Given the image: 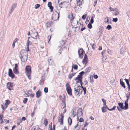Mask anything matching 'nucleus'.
Here are the masks:
<instances>
[{
  "label": "nucleus",
  "mask_w": 130,
  "mask_h": 130,
  "mask_svg": "<svg viewBox=\"0 0 130 130\" xmlns=\"http://www.w3.org/2000/svg\"><path fill=\"white\" fill-rule=\"evenodd\" d=\"M27 51V50H22L20 52L19 56L21 61L23 62H25L27 60L28 55Z\"/></svg>",
  "instance_id": "nucleus-1"
},
{
  "label": "nucleus",
  "mask_w": 130,
  "mask_h": 130,
  "mask_svg": "<svg viewBox=\"0 0 130 130\" xmlns=\"http://www.w3.org/2000/svg\"><path fill=\"white\" fill-rule=\"evenodd\" d=\"M25 73L28 78L29 80L31 79V66L29 65L26 66L25 68Z\"/></svg>",
  "instance_id": "nucleus-2"
},
{
  "label": "nucleus",
  "mask_w": 130,
  "mask_h": 130,
  "mask_svg": "<svg viewBox=\"0 0 130 130\" xmlns=\"http://www.w3.org/2000/svg\"><path fill=\"white\" fill-rule=\"evenodd\" d=\"M66 90L68 94L70 96H72V89L69 85V83H67L66 84Z\"/></svg>",
  "instance_id": "nucleus-3"
},
{
  "label": "nucleus",
  "mask_w": 130,
  "mask_h": 130,
  "mask_svg": "<svg viewBox=\"0 0 130 130\" xmlns=\"http://www.w3.org/2000/svg\"><path fill=\"white\" fill-rule=\"evenodd\" d=\"M13 83L11 82H8L6 83L7 88L9 90L11 91L13 90L12 88L13 87Z\"/></svg>",
  "instance_id": "nucleus-4"
},
{
  "label": "nucleus",
  "mask_w": 130,
  "mask_h": 130,
  "mask_svg": "<svg viewBox=\"0 0 130 130\" xmlns=\"http://www.w3.org/2000/svg\"><path fill=\"white\" fill-rule=\"evenodd\" d=\"M56 12L57 14L54 13L51 17L52 19L54 21L57 20L59 19V13H58L57 11H56Z\"/></svg>",
  "instance_id": "nucleus-5"
},
{
  "label": "nucleus",
  "mask_w": 130,
  "mask_h": 130,
  "mask_svg": "<svg viewBox=\"0 0 130 130\" xmlns=\"http://www.w3.org/2000/svg\"><path fill=\"white\" fill-rule=\"evenodd\" d=\"M74 93L75 95L79 97L80 96V92L81 90L80 88L79 89H76V88H74Z\"/></svg>",
  "instance_id": "nucleus-6"
},
{
  "label": "nucleus",
  "mask_w": 130,
  "mask_h": 130,
  "mask_svg": "<svg viewBox=\"0 0 130 130\" xmlns=\"http://www.w3.org/2000/svg\"><path fill=\"white\" fill-rule=\"evenodd\" d=\"M78 53L79 58L82 59L83 57V54L85 53L84 50L83 48H80L78 50Z\"/></svg>",
  "instance_id": "nucleus-7"
},
{
  "label": "nucleus",
  "mask_w": 130,
  "mask_h": 130,
  "mask_svg": "<svg viewBox=\"0 0 130 130\" xmlns=\"http://www.w3.org/2000/svg\"><path fill=\"white\" fill-rule=\"evenodd\" d=\"M8 75L9 77H11L12 79L15 77V75L13 73L12 70L10 68L9 69Z\"/></svg>",
  "instance_id": "nucleus-8"
},
{
  "label": "nucleus",
  "mask_w": 130,
  "mask_h": 130,
  "mask_svg": "<svg viewBox=\"0 0 130 130\" xmlns=\"http://www.w3.org/2000/svg\"><path fill=\"white\" fill-rule=\"evenodd\" d=\"M104 22L108 24H111V19L110 17H107L104 19Z\"/></svg>",
  "instance_id": "nucleus-9"
},
{
  "label": "nucleus",
  "mask_w": 130,
  "mask_h": 130,
  "mask_svg": "<svg viewBox=\"0 0 130 130\" xmlns=\"http://www.w3.org/2000/svg\"><path fill=\"white\" fill-rule=\"evenodd\" d=\"M17 4L15 3L12 4V6L11 7L10 9V12H9L10 14H11L13 11L14 9L16 8Z\"/></svg>",
  "instance_id": "nucleus-10"
},
{
  "label": "nucleus",
  "mask_w": 130,
  "mask_h": 130,
  "mask_svg": "<svg viewBox=\"0 0 130 130\" xmlns=\"http://www.w3.org/2000/svg\"><path fill=\"white\" fill-rule=\"evenodd\" d=\"M32 44V43L28 39L26 43V46L27 51H29L30 50L29 48V45H31Z\"/></svg>",
  "instance_id": "nucleus-11"
},
{
  "label": "nucleus",
  "mask_w": 130,
  "mask_h": 130,
  "mask_svg": "<svg viewBox=\"0 0 130 130\" xmlns=\"http://www.w3.org/2000/svg\"><path fill=\"white\" fill-rule=\"evenodd\" d=\"M123 104L124 103L122 102H120L118 103V105L121 110H126V109L125 108V106H124Z\"/></svg>",
  "instance_id": "nucleus-12"
},
{
  "label": "nucleus",
  "mask_w": 130,
  "mask_h": 130,
  "mask_svg": "<svg viewBox=\"0 0 130 130\" xmlns=\"http://www.w3.org/2000/svg\"><path fill=\"white\" fill-rule=\"evenodd\" d=\"M83 112L82 109L81 108H79L77 110V113L76 115H78L79 116H81L82 115Z\"/></svg>",
  "instance_id": "nucleus-13"
},
{
  "label": "nucleus",
  "mask_w": 130,
  "mask_h": 130,
  "mask_svg": "<svg viewBox=\"0 0 130 130\" xmlns=\"http://www.w3.org/2000/svg\"><path fill=\"white\" fill-rule=\"evenodd\" d=\"M61 119H59L58 120L59 122H60V124L61 125L63 124V123L64 116L62 114H61Z\"/></svg>",
  "instance_id": "nucleus-14"
},
{
  "label": "nucleus",
  "mask_w": 130,
  "mask_h": 130,
  "mask_svg": "<svg viewBox=\"0 0 130 130\" xmlns=\"http://www.w3.org/2000/svg\"><path fill=\"white\" fill-rule=\"evenodd\" d=\"M48 6L49 7V9L51 10V12L53 11V7L52 6V3L51 2H48L47 4Z\"/></svg>",
  "instance_id": "nucleus-15"
},
{
  "label": "nucleus",
  "mask_w": 130,
  "mask_h": 130,
  "mask_svg": "<svg viewBox=\"0 0 130 130\" xmlns=\"http://www.w3.org/2000/svg\"><path fill=\"white\" fill-rule=\"evenodd\" d=\"M85 73V72L84 71H82L80 73H79V75H78L77 76V77L76 78V79H78V78H83V75Z\"/></svg>",
  "instance_id": "nucleus-16"
},
{
  "label": "nucleus",
  "mask_w": 130,
  "mask_h": 130,
  "mask_svg": "<svg viewBox=\"0 0 130 130\" xmlns=\"http://www.w3.org/2000/svg\"><path fill=\"white\" fill-rule=\"evenodd\" d=\"M126 49L124 46H122L120 49V54H124V53L125 52Z\"/></svg>",
  "instance_id": "nucleus-17"
},
{
  "label": "nucleus",
  "mask_w": 130,
  "mask_h": 130,
  "mask_svg": "<svg viewBox=\"0 0 130 130\" xmlns=\"http://www.w3.org/2000/svg\"><path fill=\"white\" fill-rule=\"evenodd\" d=\"M34 35L35 36V37H32L31 36V37L33 38L34 39H39V36L38 35V33L37 32H36L34 33Z\"/></svg>",
  "instance_id": "nucleus-18"
},
{
  "label": "nucleus",
  "mask_w": 130,
  "mask_h": 130,
  "mask_svg": "<svg viewBox=\"0 0 130 130\" xmlns=\"http://www.w3.org/2000/svg\"><path fill=\"white\" fill-rule=\"evenodd\" d=\"M104 106H104V107H105V109H108L110 111H113V110H115L116 107V106H114L113 107V108H112L110 109H109L108 107L106 105H106H104Z\"/></svg>",
  "instance_id": "nucleus-19"
},
{
  "label": "nucleus",
  "mask_w": 130,
  "mask_h": 130,
  "mask_svg": "<svg viewBox=\"0 0 130 130\" xmlns=\"http://www.w3.org/2000/svg\"><path fill=\"white\" fill-rule=\"evenodd\" d=\"M120 84L122 87H123L124 88H126V86L125 85V83L123 81L122 79H120Z\"/></svg>",
  "instance_id": "nucleus-20"
},
{
  "label": "nucleus",
  "mask_w": 130,
  "mask_h": 130,
  "mask_svg": "<svg viewBox=\"0 0 130 130\" xmlns=\"http://www.w3.org/2000/svg\"><path fill=\"white\" fill-rule=\"evenodd\" d=\"M36 96L37 98H39L41 95V92L39 90H38L36 93Z\"/></svg>",
  "instance_id": "nucleus-21"
},
{
  "label": "nucleus",
  "mask_w": 130,
  "mask_h": 130,
  "mask_svg": "<svg viewBox=\"0 0 130 130\" xmlns=\"http://www.w3.org/2000/svg\"><path fill=\"white\" fill-rule=\"evenodd\" d=\"M128 101L126 100L125 102V108L126 110L128 108Z\"/></svg>",
  "instance_id": "nucleus-22"
},
{
  "label": "nucleus",
  "mask_w": 130,
  "mask_h": 130,
  "mask_svg": "<svg viewBox=\"0 0 130 130\" xmlns=\"http://www.w3.org/2000/svg\"><path fill=\"white\" fill-rule=\"evenodd\" d=\"M68 122L70 126L72 122V119L69 117L68 119Z\"/></svg>",
  "instance_id": "nucleus-23"
},
{
  "label": "nucleus",
  "mask_w": 130,
  "mask_h": 130,
  "mask_svg": "<svg viewBox=\"0 0 130 130\" xmlns=\"http://www.w3.org/2000/svg\"><path fill=\"white\" fill-rule=\"evenodd\" d=\"M13 70L14 73L15 74H18L19 73L18 71V68H14Z\"/></svg>",
  "instance_id": "nucleus-24"
},
{
  "label": "nucleus",
  "mask_w": 130,
  "mask_h": 130,
  "mask_svg": "<svg viewBox=\"0 0 130 130\" xmlns=\"http://www.w3.org/2000/svg\"><path fill=\"white\" fill-rule=\"evenodd\" d=\"M90 69L91 67H87L85 69V72H85V73L89 72L90 71Z\"/></svg>",
  "instance_id": "nucleus-25"
},
{
  "label": "nucleus",
  "mask_w": 130,
  "mask_h": 130,
  "mask_svg": "<svg viewBox=\"0 0 130 130\" xmlns=\"http://www.w3.org/2000/svg\"><path fill=\"white\" fill-rule=\"evenodd\" d=\"M52 23V22H47L46 24V26L47 27H50V26L51 25V24Z\"/></svg>",
  "instance_id": "nucleus-26"
},
{
  "label": "nucleus",
  "mask_w": 130,
  "mask_h": 130,
  "mask_svg": "<svg viewBox=\"0 0 130 130\" xmlns=\"http://www.w3.org/2000/svg\"><path fill=\"white\" fill-rule=\"evenodd\" d=\"M77 6H79V7H80V6L82 4V0L81 1V0H77Z\"/></svg>",
  "instance_id": "nucleus-27"
},
{
  "label": "nucleus",
  "mask_w": 130,
  "mask_h": 130,
  "mask_svg": "<svg viewBox=\"0 0 130 130\" xmlns=\"http://www.w3.org/2000/svg\"><path fill=\"white\" fill-rule=\"evenodd\" d=\"M114 12V15L115 16H117L119 14V11L117 9V10H116Z\"/></svg>",
  "instance_id": "nucleus-28"
},
{
  "label": "nucleus",
  "mask_w": 130,
  "mask_h": 130,
  "mask_svg": "<svg viewBox=\"0 0 130 130\" xmlns=\"http://www.w3.org/2000/svg\"><path fill=\"white\" fill-rule=\"evenodd\" d=\"M44 124L45 125V126H46L48 124V121L47 120V119L45 118L44 119Z\"/></svg>",
  "instance_id": "nucleus-29"
},
{
  "label": "nucleus",
  "mask_w": 130,
  "mask_h": 130,
  "mask_svg": "<svg viewBox=\"0 0 130 130\" xmlns=\"http://www.w3.org/2000/svg\"><path fill=\"white\" fill-rule=\"evenodd\" d=\"M85 59H88V56L86 54H85L84 55V58L82 61L83 63L84 64V61Z\"/></svg>",
  "instance_id": "nucleus-30"
},
{
  "label": "nucleus",
  "mask_w": 130,
  "mask_h": 130,
  "mask_svg": "<svg viewBox=\"0 0 130 130\" xmlns=\"http://www.w3.org/2000/svg\"><path fill=\"white\" fill-rule=\"evenodd\" d=\"M10 103V101L9 100H5V103L4 104V105H9Z\"/></svg>",
  "instance_id": "nucleus-31"
},
{
  "label": "nucleus",
  "mask_w": 130,
  "mask_h": 130,
  "mask_svg": "<svg viewBox=\"0 0 130 130\" xmlns=\"http://www.w3.org/2000/svg\"><path fill=\"white\" fill-rule=\"evenodd\" d=\"M41 77L42 78H41V79L39 82V84L40 85H41V83H42L43 81H44L45 80V78H44L42 76Z\"/></svg>",
  "instance_id": "nucleus-32"
},
{
  "label": "nucleus",
  "mask_w": 130,
  "mask_h": 130,
  "mask_svg": "<svg viewBox=\"0 0 130 130\" xmlns=\"http://www.w3.org/2000/svg\"><path fill=\"white\" fill-rule=\"evenodd\" d=\"M105 107L104 106H103L102 108L101 109L102 112L103 113L105 112H107V110L105 109Z\"/></svg>",
  "instance_id": "nucleus-33"
},
{
  "label": "nucleus",
  "mask_w": 130,
  "mask_h": 130,
  "mask_svg": "<svg viewBox=\"0 0 130 130\" xmlns=\"http://www.w3.org/2000/svg\"><path fill=\"white\" fill-rule=\"evenodd\" d=\"M61 104H62L61 108L63 109L66 107L65 103L64 102H62V103Z\"/></svg>",
  "instance_id": "nucleus-34"
},
{
  "label": "nucleus",
  "mask_w": 130,
  "mask_h": 130,
  "mask_svg": "<svg viewBox=\"0 0 130 130\" xmlns=\"http://www.w3.org/2000/svg\"><path fill=\"white\" fill-rule=\"evenodd\" d=\"M83 78H78V79H76V78L74 79V80H79V82L80 83H83L82 81V80Z\"/></svg>",
  "instance_id": "nucleus-35"
},
{
  "label": "nucleus",
  "mask_w": 130,
  "mask_h": 130,
  "mask_svg": "<svg viewBox=\"0 0 130 130\" xmlns=\"http://www.w3.org/2000/svg\"><path fill=\"white\" fill-rule=\"evenodd\" d=\"M94 22V17H93L92 16L91 17L90 22L89 23L92 24Z\"/></svg>",
  "instance_id": "nucleus-36"
},
{
  "label": "nucleus",
  "mask_w": 130,
  "mask_h": 130,
  "mask_svg": "<svg viewBox=\"0 0 130 130\" xmlns=\"http://www.w3.org/2000/svg\"><path fill=\"white\" fill-rule=\"evenodd\" d=\"M106 28L107 29L109 30L112 29V27L111 25H108L107 26Z\"/></svg>",
  "instance_id": "nucleus-37"
},
{
  "label": "nucleus",
  "mask_w": 130,
  "mask_h": 130,
  "mask_svg": "<svg viewBox=\"0 0 130 130\" xmlns=\"http://www.w3.org/2000/svg\"><path fill=\"white\" fill-rule=\"evenodd\" d=\"M87 27L88 28L90 29H91L92 27V24L89 23L87 25Z\"/></svg>",
  "instance_id": "nucleus-38"
},
{
  "label": "nucleus",
  "mask_w": 130,
  "mask_h": 130,
  "mask_svg": "<svg viewBox=\"0 0 130 130\" xmlns=\"http://www.w3.org/2000/svg\"><path fill=\"white\" fill-rule=\"evenodd\" d=\"M103 31H99L98 32V35L99 36V38L100 37L102 36L103 34Z\"/></svg>",
  "instance_id": "nucleus-39"
},
{
  "label": "nucleus",
  "mask_w": 130,
  "mask_h": 130,
  "mask_svg": "<svg viewBox=\"0 0 130 130\" xmlns=\"http://www.w3.org/2000/svg\"><path fill=\"white\" fill-rule=\"evenodd\" d=\"M40 4H36L35 6V9H37L40 6Z\"/></svg>",
  "instance_id": "nucleus-40"
},
{
  "label": "nucleus",
  "mask_w": 130,
  "mask_h": 130,
  "mask_svg": "<svg viewBox=\"0 0 130 130\" xmlns=\"http://www.w3.org/2000/svg\"><path fill=\"white\" fill-rule=\"evenodd\" d=\"M78 66L77 65H74L72 66V68L75 70H77L78 69Z\"/></svg>",
  "instance_id": "nucleus-41"
},
{
  "label": "nucleus",
  "mask_w": 130,
  "mask_h": 130,
  "mask_svg": "<svg viewBox=\"0 0 130 130\" xmlns=\"http://www.w3.org/2000/svg\"><path fill=\"white\" fill-rule=\"evenodd\" d=\"M28 100V98H24L23 101V103L24 104L26 103L27 101Z\"/></svg>",
  "instance_id": "nucleus-42"
},
{
  "label": "nucleus",
  "mask_w": 130,
  "mask_h": 130,
  "mask_svg": "<svg viewBox=\"0 0 130 130\" xmlns=\"http://www.w3.org/2000/svg\"><path fill=\"white\" fill-rule=\"evenodd\" d=\"M60 44H61V45L62 46H63L65 44V42L63 40H62L60 42Z\"/></svg>",
  "instance_id": "nucleus-43"
},
{
  "label": "nucleus",
  "mask_w": 130,
  "mask_h": 130,
  "mask_svg": "<svg viewBox=\"0 0 130 130\" xmlns=\"http://www.w3.org/2000/svg\"><path fill=\"white\" fill-rule=\"evenodd\" d=\"M44 91L45 93H47L48 91V89L47 87H45L44 89Z\"/></svg>",
  "instance_id": "nucleus-44"
},
{
  "label": "nucleus",
  "mask_w": 130,
  "mask_h": 130,
  "mask_svg": "<svg viewBox=\"0 0 130 130\" xmlns=\"http://www.w3.org/2000/svg\"><path fill=\"white\" fill-rule=\"evenodd\" d=\"M130 93L128 92V93L127 94L126 97L127 98V99L126 100L128 101L129 99V98L130 97Z\"/></svg>",
  "instance_id": "nucleus-45"
},
{
  "label": "nucleus",
  "mask_w": 130,
  "mask_h": 130,
  "mask_svg": "<svg viewBox=\"0 0 130 130\" xmlns=\"http://www.w3.org/2000/svg\"><path fill=\"white\" fill-rule=\"evenodd\" d=\"M124 80H125V81H126V82L127 86L129 85H130L129 83V80L128 79L125 78L124 79Z\"/></svg>",
  "instance_id": "nucleus-46"
},
{
  "label": "nucleus",
  "mask_w": 130,
  "mask_h": 130,
  "mask_svg": "<svg viewBox=\"0 0 130 130\" xmlns=\"http://www.w3.org/2000/svg\"><path fill=\"white\" fill-rule=\"evenodd\" d=\"M102 100L103 103V105H106V100L104 99L103 98L102 99Z\"/></svg>",
  "instance_id": "nucleus-47"
},
{
  "label": "nucleus",
  "mask_w": 130,
  "mask_h": 130,
  "mask_svg": "<svg viewBox=\"0 0 130 130\" xmlns=\"http://www.w3.org/2000/svg\"><path fill=\"white\" fill-rule=\"evenodd\" d=\"M118 20V19L117 18H113L112 20V21L115 22H117Z\"/></svg>",
  "instance_id": "nucleus-48"
},
{
  "label": "nucleus",
  "mask_w": 130,
  "mask_h": 130,
  "mask_svg": "<svg viewBox=\"0 0 130 130\" xmlns=\"http://www.w3.org/2000/svg\"><path fill=\"white\" fill-rule=\"evenodd\" d=\"M83 90L84 92V94L85 95L87 91L86 87H84V88L83 89Z\"/></svg>",
  "instance_id": "nucleus-49"
},
{
  "label": "nucleus",
  "mask_w": 130,
  "mask_h": 130,
  "mask_svg": "<svg viewBox=\"0 0 130 130\" xmlns=\"http://www.w3.org/2000/svg\"><path fill=\"white\" fill-rule=\"evenodd\" d=\"M86 16H87V14H85V15H83L82 16V19L83 20H85V19L86 18Z\"/></svg>",
  "instance_id": "nucleus-50"
},
{
  "label": "nucleus",
  "mask_w": 130,
  "mask_h": 130,
  "mask_svg": "<svg viewBox=\"0 0 130 130\" xmlns=\"http://www.w3.org/2000/svg\"><path fill=\"white\" fill-rule=\"evenodd\" d=\"M4 117V116L2 114H0V121L2 120H3V118Z\"/></svg>",
  "instance_id": "nucleus-51"
},
{
  "label": "nucleus",
  "mask_w": 130,
  "mask_h": 130,
  "mask_svg": "<svg viewBox=\"0 0 130 130\" xmlns=\"http://www.w3.org/2000/svg\"><path fill=\"white\" fill-rule=\"evenodd\" d=\"M64 2H61L59 4V6L60 7V8H62V5L63 4V3H64Z\"/></svg>",
  "instance_id": "nucleus-52"
},
{
  "label": "nucleus",
  "mask_w": 130,
  "mask_h": 130,
  "mask_svg": "<svg viewBox=\"0 0 130 130\" xmlns=\"http://www.w3.org/2000/svg\"><path fill=\"white\" fill-rule=\"evenodd\" d=\"M84 122V119L83 118H81L79 120V122Z\"/></svg>",
  "instance_id": "nucleus-53"
},
{
  "label": "nucleus",
  "mask_w": 130,
  "mask_h": 130,
  "mask_svg": "<svg viewBox=\"0 0 130 130\" xmlns=\"http://www.w3.org/2000/svg\"><path fill=\"white\" fill-rule=\"evenodd\" d=\"M96 46L94 43L92 45V48L93 49V50H94L95 49V47Z\"/></svg>",
  "instance_id": "nucleus-54"
},
{
  "label": "nucleus",
  "mask_w": 130,
  "mask_h": 130,
  "mask_svg": "<svg viewBox=\"0 0 130 130\" xmlns=\"http://www.w3.org/2000/svg\"><path fill=\"white\" fill-rule=\"evenodd\" d=\"M1 106L2 108L4 111L5 110V108L4 107V105L2 104H1Z\"/></svg>",
  "instance_id": "nucleus-55"
},
{
  "label": "nucleus",
  "mask_w": 130,
  "mask_h": 130,
  "mask_svg": "<svg viewBox=\"0 0 130 130\" xmlns=\"http://www.w3.org/2000/svg\"><path fill=\"white\" fill-rule=\"evenodd\" d=\"M72 77L71 74H69L68 75V78L69 79H71Z\"/></svg>",
  "instance_id": "nucleus-56"
},
{
  "label": "nucleus",
  "mask_w": 130,
  "mask_h": 130,
  "mask_svg": "<svg viewBox=\"0 0 130 130\" xmlns=\"http://www.w3.org/2000/svg\"><path fill=\"white\" fill-rule=\"evenodd\" d=\"M4 121L6 123H9V120L7 119H4Z\"/></svg>",
  "instance_id": "nucleus-57"
},
{
  "label": "nucleus",
  "mask_w": 130,
  "mask_h": 130,
  "mask_svg": "<svg viewBox=\"0 0 130 130\" xmlns=\"http://www.w3.org/2000/svg\"><path fill=\"white\" fill-rule=\"evenodd\" d=\"M89 124V123L86 122L84 124V127H85L88 125Z\"/></svg>",
  "instance_id": "nucleus-58"
},
{
  "label": "nucleus",
  "mask_w": 130,
  "mask_h": 130,
  "mask_svg": "<svg viewBox=\"0 0 130 130\" xmlns=\"http://www.w3.org/2000/svg\"><path fill=\"white\" fill-rule=\"evenodd\" d=\"M94 77L95 79H97L98 77V76L97 75H95L94 76Z\"/></svg>",
  "instance_id": "nucleus-59"
},
{
  "label": "nucleus",
  "mask_w": 130,
  "mask_h": 130,
  "mask_svg": "<svg viewBox=\"0 0 130 130\" xmlns=\"http://www.w3.org/2000/svg\"><path fill=\"white\" fill-rule=\"evenodd\" d=\"M97 3V0H95L94 1V3L93 5L94 6H95L96 5V4Z\"/></svg>",
  "instance_id": "nucleus-60"
},
{
  "label": "nucleus",
  "mask_w": 130,
  "mask_h": 130,
  "mask_svg": "<svg viewBox=\"0 0 130 130\" xmlns=\"http://www.w3.org/2000/svg\"><path fill=\"white\" fill-rule=\"evenodd\" d=\"M47 38L48 39V42H49L50 41V39H51V36H48L47 37Z\"/></svg>",
  "instance_id": "nucleus-61"
},
{
  "label": "nucleus",
  "mask_w": 130,
  "mask_h": 130,
  "mask_svg": "<svg viewBox=\"0 0 130 130\" xmlns=\"http://www.w3.org/2000/svg\"><path fill=\"white\" fill-rule=\"evenodd\" d=\"M88 61V59H85V60L84 61V63H85V65H86V64L87 63Z\"/></svg>",
  "instance_id": "nucleus-62"
},
{
  "label": "nucleus",
  "mask_w": 130,
  "mask_h": 130,
  "mask_svg": "<svg viewBox=\"0 0 130 130\" xmlns=\"http://www.w3.org/2000/svg\"><path fill=\"white\" fill-rule=\"evenodd\" d=\"M86 28L85 27H82L81 28V30H80V31H83L85 29H86Z\"/></svg>",
  "instance_id": "nucleus-63"
},
{
  "label": "nucleus",
  "mask_w": 130,
  "mask_h": 130,
  "mask_svg": "<svg viewBox=\"0 0 130 130\" xmlns=\"http://www.w3.org/2000/svg\"><path fill=\"white\" fill-rule=\"evenodd\" d=\"M107 52L109 54H110L111 52L110 50L109 49H108L107 50Z\"/></svg>",
  "instance_id": "nucleus-64"
}]
</instances>
